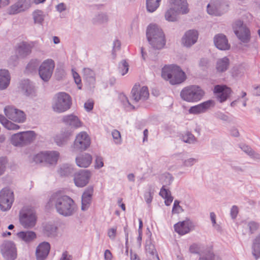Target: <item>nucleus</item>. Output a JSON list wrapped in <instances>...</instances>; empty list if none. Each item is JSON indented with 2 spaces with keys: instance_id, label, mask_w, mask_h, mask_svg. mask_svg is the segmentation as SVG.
<instances>
[{
  "instance_id": "obj_1",
  "label": "nucleus",
  "mask_w": 260,
  "mask_h": 260,
  "mask_svg": "<svg viewBox=\"0 0 260 260\" xmlns=\"http://www.w3.org/2000/svg\"><path fill=\"white\" fill-rule=\"evenodd\" d=\"M49 203L54 206L58 214L64 217L72 216L76 211V206L73 200L61 191L53 193Z\"/></svg>"
},
{
  "instance_id": "obj_2",
  "label": "nucleus",
  "mask_w": 260,
  "mask_h": 260,
  "mask_svg": "<svg viewBox=\"0 0 260 260\" xmlns=\"http://www.w3.org/2000/svg\"><path fill=\"white\" fill-rule=\"evenodd\" d=\"M147 40L155 50L162 49L166 44L165 34L161 28L155 24H150L146 30Z\"/></svg>"
},
{
  "instance_id": "obj_3",
  "label": "nucleus",
  "mask_w": 260,
  "mask_h": 260,
  "mask_svg": "<svg viewBox=\"0 0 260 260\" xmlns=\"http://www.w3.org/2000/svg\"><path fill=\"white\" fill-rule=\"evenodd\" d=\"M161 76L164 79L169 80L172 85L181 84L186 79L184 72L180 67L174 64L165 66L162 69Z\"/></svg>"
},
{
  "instance_id": "obj_4",
  "label": "nucleus",
  "mask_w": 260,
  "mask_h": 260,
  "mask_svg": "<svg viewBox=\"0 0 260 260\" xmlns=\"http://www.w3.org/2000/svg\"><path fill=\"white\" fill-rule=\"evenodd\" d=\"M204 95V91L196 85L186 87L180 92L181 99L188 102H198L202 99Z\"/></svg>"
},
{
  "instance_id": "obj_5",
  "label": "nucleus",
  "mask_w": 260,
  "mask_h": 260,
  "mask_svg": "<svg viewBox=\"0 0 260 260\" xmlns=\"http://www.w3.org/2000/svg\"><path fill=\"white\" fill-rule=\"evenodd\" d=\"M71 103V99L68 94L59 92L54 98L52 108L56 112H63L70 108Z\"/></svg>"
},
{
  "instance_id": "obj_6",
  "label": "nucleus",
  "mask_w": 260,
  "mask_h": 260,
  "mask_svg": "<svg viewBox=\"0 0 260 260\" xmlns=\"http://www.w3.org/2000/svg\"><path fill=\"white\" fill-rule=\"evenodd\" d=\"M36 138L34 131L19 132L11 137V143L16 147H23L31 143Z\"/></svg>"
},
{
  "instance_id": "obj_7",
  "label": "nucleus",
  "mask_w": 260,
  "mask_h": 260,
  "mask_svg": "<svg viewBox=\"0 0 260 260\" xmlns=\"http://www.w3.org/2000/svg\"><path fill=\"white\" fill-rule=\"evenodd\" d=\"M234 33L242 43H248L250 40L251 35L249 28L243 21L236 20L232 24Z\"/></svg>"
},
{
  "instance_id": "obj_8",
  "label": "nucleus",
  "mask_w": 260,
  "mask_h": 260,
  "mask_svg": "<svg viewBox=\"0 0 260 260\" xmlns=\"http://www.w3.org/2000/svg\"><path fill=\"white\" fill-rule=\"evenodd\" d=\"M20 224L25 228L34 227L37 221L36 213L33 209L28 207H24L19 212Z\"/></svg>"
},
{
  "instance_id": "obj_9",
  "label": "nucleus",
  "mask_w": 260,
  "mask_h": 260,
  "mask_svg": "<svg viewBox=\"0 0 260 260\" xmlns=\"http://www.w3.org/2000/svg\"><path fill=\"white\" fill-rule=\"evenodd\" d=\"M13 192L8 188H3L0 191V209L3 211L9 210L14 202Z\"/></svg>"
},
{
  "instance_id": "obj_10",
  "label": "nucleus",
  "mask_w": 260,
  "mask_h": 260,
  "mask_svg": "<svg viewBox=\"0 0 260 260\" xmlns=\"http://www.w3.org/2000/svg\"><path fill=\"white\" fill-rule=\"evenodd\" d=\"M90 145V139L86 132H82L78 134L72 146V151L85 150Z\"/></svg>"
},
{
  "instance_id": "obj_11",
  "label": "nucleus",
  "mask_w": 260,
  "mask_h": 260,
  "mask_svg": "<svg viewBox=\"0 0 260 260\" xmlns=\"http://www.w3.org/2000/svg\"><path fill=\"white\" fill-rule=\"evenodd\" d=\"M1 252L6 260H15L17 258L16 245L12 241H4L1 246Z\"/></svg>"
},
{
  "instance_id": "obj_12",
  "label": "nucleus",
  "mask_w": 260,
  "mask_h": 260,
  "mask_svg": "<svg viewBox=\"0 0 260 260\" xmlns=\"http://www.w3.org/2000/svg\"><path fill=\"white\" fill-rule=\"evenodd\" d=\"M6 116L10 119L18 123H23L26 119V116L23 111L17 109L13 106H7L4 108Z\"/></svg>"
},
{
  "instance_id": "obj_13",
  "label": "nucleus",
  "mask_w": 260,
  "mask_h": 260,
  "mask_svg": "<svg viewBox=\"0 0 260 260\" xmlns=\"http://www.w3.org/2000/svg\"><path fill=\"white\" fill-rule=\"evenodd\" d=\"M54 67V62L51 59L45 60L41 64L39 67V74L43 81L46 82L50 79Z\"/></svg>"
},
{
  "instance_id": "obj_14",
  "label": "nucleus",
  "mask_w": 260,
  "mask_h": 260,
  "mask_svg": "<svg viewBox=\"0 0 260 260\" xmlns=\"http://www.w3.org/2000/svg\"><path fill=\"white\" fill-rule=\"evenodd\" d=\"M132 99L135 103L144 102L146 100L149 95L147 87L135 85L131 91Z\"/></svg>"
},
{
  "instance_id": "obj_15",
  "label": "nucleus",
  "mask_w": 260,
  "mask_h": 260,
  "mask_svg": "<svg viewBox=\"0 0 260 260\" xmlns=\"http://www.w3.org/2000/svg\"><path fill=\"white\" fill-rule=\"evenodd\" d=\"M226 6L224 3L216 0L208 5L207 11L210 15L221 16L225 13Z\"/></svg>"
},
{
  "instance_id": "obj_16",
  "label": "nucleus",
  "mask_w": 260,
  "mask_h": 260,
  "mask_svg": "<svg viewBox=\"0 0 260 260\" xmlns=\"http://www.w3.org/2000/svg\"><path fill=\"white\" fill-rule=\"evenodd\" d=\"M91 176L90 172L86 170H82L74 174V181L79 187L86 186L89 182Z\"/></svg>"
},
{
  "instance_id": "obj_17",
  "label": "nucleus",
  "mask_w": 260,
  "mask_h": 260,
  "mask_svg": "<svg viewBox=\"0 0 260 260\" xmlns=\"http://www.w3.org/2000/svg\"><path fill=\"white\" fill-rule=\"evenodd\" d=\"M31 5V0H18L8 9V13L11 15L16 14L28 9Z\"/></svg>"
},
{
  "instance_id": "obj_18",
  "label": "nucleus",
  "mask_w": 260,
  "mask_h": 260,
  "mask_svg": "<svg viewBox=\"0 0 260 260\" xmlns=\"http://www.w3.org/2000/svg\"><path fill=\"white\" fill-rule=\"evenodd\" d=\"M20 87L23 94L27 96L34 98L37 96V89L34 84L28 79L21 81Z\"/></svg>"
},
{
  "instance_id": "obj_19",
  "label": "nucleus",
  "mask_w": 260,
  "mask_h": 260,
  "mask_svg": "<svg viewBox=\"0 0 260 260\" xmlns=\"http://www.w3.org/2000/svg\"><path fill=\"white\" fill-rule=\"evenodd\" d=\"M231 92V89L226 85H217L214 88V92L220 103L225 102L230 96Z\"/></svg>"
},
{
  "instance_id": "obj_20",
  "label": "nucleus",
  "mask_w": 260,
  "mask_h": 260,
  "mask_svg": "<svg viewBox=\"0 0 260 260\" xmlns=\"http://www.w3.org/2000/svg\"><path fill=\"white\" fill-rule=\"evenodd\" d=\"M198 32L194 29L187 31L182 38V43L184 46L189 47L194 44L198 38Z\"/></svg>"
},
{
  "instance_id": "obj_21",
  "label": "nucleus",
  "mask_w": 260,
  "mask_h": 260,
  "mask_svg": "<svg viewBox=\"0 0 260 260\" xmlns=\"http://www.w3.org/2000/svg\"><path fill=\"white\" fill-rule=\"evenodd\" d=\"M193 228V223L189 219L179 222L174 225L175 232L181 235L189 233Z\"/></svg>"
},
{
  "instance_id": "obj_22",
  "label": "nucleus",
  "mask_w": 260,
  "mask_h": 260,
  "mask_svg": "<svg viewBox=\"0 0 260 260\" xmlns=\"http://www.w3.org/2000/svg\"><path fill=\"white\" fill-rule=\"evenodd\" d=\"M50 245L47 242L40 243L37 247L36 255L37 260H45L50 251Z\"/></svg>"
},
{
  "instance_id": "obj_23",
  "label": "nucleus",
  "mask_w": 260,
  "mask_h": 260,
  "mask_svg": "<svg viewBox=\"0 0 260 260\" xmlns=\"http://www.w3.org/2000/svg\"><path fill=\"white\" fill-rule=\"evenodd\" d=\"M214 101L208 100L198 105L191 107L188 110L190 114H199L205 112L210 107L214 106Z\"/></svg>"
},
{
  "instance_id": "obj_24",
  "label": "nucleus",
  "mask_w": 260,
  "mask_h": 260,
  "mask_svg": "<svg viewBox=\"0 0 260 260\" xmlns=\"http://www.w3.org/2000/svg\"><path fill=\"white\" fill-rule=\"evenodd\" d=\"M93 192V188L92 186L87 187L84 191L82 196V210L86 211L89 207L91 203Z\"/></svg>"
},
{
  "instance_id": "obj_25",
  "label": "nucleus",
  "mask_w": 260,
  "mask_h": 260,
  "mask_svg": "<svg viewBox=\"0 0 260 260\" xmlns=\"http://www.w3.org/2000/svg\"><path fill=\"white\" fill-rule=\"evenodd\" d=\"M214 43L216 47L221 50H228L230 48V45L228 43L226 37L222 34H219L215 36Z\"/></svg>"
},
{
  "instance_id": "obj_26",
  "label": "nucleus",
  "mask_w": 260,
  "mask_h": 260,
  "mask_svg": "<svg viewBox=\"0 0 260 260\" xmlns=\"http://www.w3.org/2000/svg\"><path fill=\"white\" fill-rule=\"evenodd\" d=\"M83 77L86 81L90 89H92L94 87L95 84L94 72L90 68H84L83 70Z\"/></svg>"
},
{
  "instance_id": "obj_27",
  "label": "nucleus",
  "mask_w": 260,
  "mask_h": 260,
  "mask_svg": "<svg viewBox=\"0 0 260 260\" xmlns=\"http://www.w3.org/2000/svg\"><path fill=\"white\" fill-rule=\"evenodd\" d=\"M171 6L181 14L188 13L189 9L186 0H170Z\"/></svg>"
},
{
  "instance_id": "obj_28",
  "label": "nucleus",
  "mask_w": 260,
  "mask_h": 260,
  "mask_svg": "<svg viewBox=\"0 0 260 260\" xmlns=\"http://www.w3.org/2000/svg\"><path fill=\"white\" fill-rule=\"evenodd\" d=\"M72 135V132L69 129L62 131L55 137V142L58 146H63L67 143Z\"/></svg>"
},
{
  "instance_id": "obj_29",
  "label": "nucleus",
  "mask_w": 260,
  "mask_h": 260,
  "mask_svg": "<svg viewBox=\"0 0 260 260\" xmlns=\"http://www.w3.org/2000/svg\"><path fill=\"white\" fill-rule=\"evenodd\" d=\"M32 48L31 44L23 42L18 45L17 53L19 56L24 57L30 54Z\"/></svg>"
},
{
  "instance_id": "obj_30",
  "label": "nucleus",
  "mask_w": 260,
  "mask_h": 260,
  "mask_svg": "<svg viewBox=\"0 0 260 260\" xmlns=\"http://www.w3.org/2000/svg\"><path fill=\"white\" fill-rule=\"evenodd\" d=\"M18 238L26 243H29L37 238L35 232L30 231H21L16 234Z\"/></svg>"
},
{
  "instance_id": "obj_31",
  "label": "nucleus",
  "mask_w": 260,
  "mask_h": 260,
  "mask_svg": "<svg viewBox=\"0 0 260 260\" xmlns=\"http://www.w3.org/2000/svg\"><path fill=\"white\" fill-rule=\"evenodd\" d=\"M57 227L54 224L47 223L43 226V234L45 236L54 238L57 234Z\"/></svg>"
},
{
  "instance_id": "obj_32",
  "label": "nucleus",
  "mask_w": 260,
  "mask_h": 260,
  "mask_svg": "<svg viewBox=\"0 0 260 260\" xmlns=\"http://www.w3.org/2000/svg\"><path fill=\"white\" fill-rule=\"evenodd\" d=\"M10 79V75L8 70H0V90H4L8 87Z\"/></svg>"
},
{
  "instance_id": "obj_33",
  "label": "nucleus",
  "mask_w": 260,
  "mask_h": 260,
  "mask_svg": "<svg viewBox=\"0 0 260 260\" xmlns=\"http://www.w3.org/2000/svg\"><path fill=\"white\" fill-rule=\"evenodd\" d=\"M92 161V156L88 153H84L76 158L77 165L82 168L88 167Z\"/></svg>"
},
{
  "instance_id": "obj_34",
  "label": "nucleus",
  "mask_w": 260,
  "mask_h": 260,
  "mask_svg": "<svg viewBox=\"0 0 260 260\" xmlns=\"http://www.w3.org/2000/svg\"><path fill=\"white\" fill-rule=\"evenodd\" d=\"M63 121L67 124L74 128L81 126V122L77 116L74 115H68L63 117Z\"/></svg>"
},
{
  "instance_id": "obj_35",
  "label": "nucleus",
  "mask_w": 260,
  "mask_h": 260,
  "mask_svg": "<svg viewBox=\"0 0 260 260\" xmlns=\"http://www.w3.org/2000/svg\"><path fill=\"white\" fill-rule=\"evenodd\" d=\"M230 60L226 57L218 59L216 62V69L217 71L222 73L226 71L229 66Z\"/></svg>"
},
{
  "instance_id": "obj_36",
  "label": "nucleus",
  "mask_w": 260,
  "mask_h": 260,
  "mask_svg": "<svg viewBox=\"0 0 260 260\" xmlns=\"http://www.w3.org/2000/svg\"><path fill=\"white\" fill-rule=\"evenodd\" d=\"M252 253L256 259L260 257V233L253 240Z\"/></svg>"
},
{
  "instance_id": "obj_37",
  "label": "nucleus",
  "mask_w": 260,
  "mask_h": 260,
  "mask_svg": "<svg viewBox=\"0 0 260 260\" xmlns=\"http://www.w3.org/2000/svg\"><path fill=\"white\" fill-rule=\"evenodd\" d=\"M108 16L106 13H99L94 15L92 19V22L95 25H101L108 21Z\"/></svg>"
},
{
  "instance_id": "obj_38",
  "label": "nucleus",
  "mask_w": 260,
  "mask_h": 260,
  "mask_svg": "<svg viewBox=\"0 0 260 260\" xmlns=\"http://www.w3.org/2000/svg\"><path fill=\"white\" fill-rule=\"evenodd\" d=\"M45 162L50 165H54L57 162L59 153L57 151H46Z\"/></svg>"
},
{
  "instance_id": "obj_39",
  "label": "nucleus",
  "mask_w": 260,
  "mask_h": 260,
  "mask_svg": "<svg viewBox=\"0 0 260 260\" xmlns=\"http://www.w3.org/2000/svg\"><path fill=\"white\" fill-rule=\"evenodd\" d=\"M199 260H220V259L215 256L211 250L206 249L200 254Z\"/></svg>"
},
{
  "instance_id": "obj_40",
  "label": "nucleus",
  "mask_w": 260,
  "mask_h": 260,
  "mask_svg": "<svg viewBox=\"0 0 260 260\" xmlns=\"http://www.w3.org/2000/svg\"><path fill=\"white\" fill-rule=\"evenodd\" d=\"M179 14H181L177 12V10L171 6V7L166 12L165 18L169 21H176L177 20V16Z\"/></svg>"
},
{
  "instance_id": "obj_41",
  "label": "nucleus",
  "mask_w": 260,
  "mask_h": 260,
  "mask_svg": "<svg viewBox=\"0 0 260 260\" xmlns=\"http://www.w3.org/2000/svg\"><path fill=\"white\" fill-rule=\"evenodd\" d=\"M159 195L165 199V203L167 206L170 205L173 200V197L171 196V192L166 188H161Z\"/></svg>"
},
{
  "instance_id": "obj_42",
  "label": "nucleus",
  "mask_w": 260,
  "mask_h": 260,
  "mask_svg": "<svg viewBox=\"0 0 260 260\" xmlns=\"http://www.w3.org/2000/svg\"><path fill=\"white\" fill-rule=\"evenodd\" d=\"M58 172L61 176H68L74 173V168L71 165L63 164L60 167Z\"/></svg>"
},
{
  "instance_id": "obj_43",
  "label": "nucleus",
  "mask_w": 260,
  "mask_h": 260,
  "mask_svg": "<svg viewBox=\"0 0 260 260\" xmlns=\"http://www.w3.org/2000/svg\"><path fill=\"white\" fill-rule=\"evenodd\" d=\"M161 0H146L147 10L149 12H154L159 6Z\"/></svg>"
},
{
  "instance_id": "obj_44",
  "label": "nucleus",
  "mask_w": 260,
  "mask_h": 260,
  "mask_svg": "<svg viewBox=\"0 0 260 260\" xmlns=\"http://www.w3.org/2000/svg\"><path fill=\"white\" fill-rule=\"evenodd\" d=\"M33 19L35 23L41 24L44 20L45 15L42 11L37 10L32 13Z\"/></svg>"
},
{
  "instance_id": "obj_45",
  "label": "nucleus",
  "mask_w": 260,
  "mask_h": 260,
  "mask_svg": "<svg viewBox=\"0 0 260 260\" xmlns=\"http://www.w3.org/2000/svg\"><path fill=\"white\" fill-rule=\"evenodd\" d=\"M173 178L169 173H165L162 174L160 178V182L162 184L161 188H165L166 186L170 185L172 181Z\"/></svg>"
},
{
  "instance_id": "obj_46",
  "label": "nucleus",
  "mask_w": 260,
  "mask_h": 260,
  "mask_svg": "<svg viewBox=\"0 0 260 260\" xmlns=\"http://www.w3.org/2000/svg\"><path fill=\"white\" fill-rule=\"evenodd\" d=\"M206 249H204V246L200 244L193 243L191 245L189 248L190 253L193 254H198L200 255Z\"/></svg>"
},
{
  "instance_id": "obj_47",
  "label": "nucleus",
  "mask_w": 260,
  "mask_h": 260,
  "mask_svg": "<svg viewBox=\"0 0 260 260\" xmlns=\"http://www.w3.org/2000/svg\"><path fill=\"white\" fill-rule=\"evenodd\" d=\"M40 64V61L38 59H32L27 64L26 70L29 72H32L37 70Z\"/></svg>"
},
{
  "instance_id": "obj_48",
  "label": "nucleus",
  "mask_w": 260,
  "mask_h": 260,
  "mask_svg": "<svg viewBox=\"0 0 260 260\" xmlns=\"http://www.w3.org/2000/svg\"><path fill=\"white\" fill-rule=\"evenodd\" d=\"M128 63L125 60H122L119 64V71L122 76L126 74L128 71Z\"/></svg>"
},
{
  "instance_id": "obj_49",
  "label": "nucleus",
  "mask_w": 260,
  "mask_h": 260,
  "mask_svg": "<svg viewBox=\"0 0 260 260\" xmlns=\"http://www.w3.org/2000/svg\"><path fill=\"white\" fill-rule=\"evenodd\" d=\"M247 226L250 234H254L259 228V223L255 221H250L248 222Z\"/></svg>"
},
{
  "instance_id": "obj_50",
  "label": "nucleus",
  "mask_w": 260,
  "mask_h": 260,
  "mask_svg": "<svg viewBox=\"0 0 260 260\" xmlns=\"http://www.w3.org/2000/svg\"><path fill=\"white\" fill-rule=\"evenodd\" d=\"M145 250L147 253H149L151 255H154L156 253V250L154 245L152 244L150 241L147 242L145 246Z\"/></svg>"
},
{
  "instance_id": "obj_51",
  "label": "nucleus",
  "mask_w": 260,
  "mask_h": 260,
  "mask_svg": "<svg viewBox=\"0 0 260 260\" xmlns=\"http://www.w3.org/2000/svg\"><path fill=\"white\" fill-rule=\"evenodd\" d=\"M46 152H41L36 154L34 157V160L36 163L45 162Z\"/></svg>"
},
{
  "instance_id": "obj_52",
  "label": "nucleus",
  "mask_w": 260,
  "mask_h": 260,
  "mask_svg": "<svg viewBox=\"0 0 260 260\" xmlns=\"http://www.w3.org/2000/svg\"><path fill=\"white\" fill-rule=\"evenodd\" d=\"M183 141L188 143H193L196 141V138L190 133L187 132L183 137Z\"/></svg>"
},
{
  "instance_id": "obj_53",
  "label": "nucleus",
  "mask_w": 260,
  "mask_h": 260,
  "mask_svg": "<svg viewBox=\"0 0 260 260\" xmlns=\"http://www.w3.org/2000/svg\"><path fill=\"white\" fill-rule=\"evenodd\" d=\"M3 126L9 130H17L20 128V126L18 125L15 124L8 120H7Z\"/></svg>"
},
{
  "instance_id": "obj_54",
  "label": "nucleus",
  "mask_w": 260,
  "mask_h": 260,
  "mask_svg": "<svg viewBox=\"0 0 260 260\" xmlns=\"http://www.w3.org/2000/svg\"><path fill=\"white\" fill-rule=\"evenodd\" d=\"M7 159L6 157H2L0 158V176L4 174L6 169Z\"/></svg>"
},
{
  "instance_id": "obj_55",
  "label": "nucleus",
  "mask_w": 260,
  "mask_h": 260,
  "mask_svg": "<svg viewBox=\"0 0 260 260\" xmlns=\"http://www.w3.org/2000/svg\"><path fill=\"white\" fill-rule=\"evenodd\" d=\"M180 202L178 200H175L172 209V212L173 213H180L183 211L182 207L179 205Z\"/></svg>"
},
{
  "instance_id": "obj_56",
  "label": "nucleus",
  "mask_w": 260,
  "mask_h": 260,
  "mask_svg": "<svg viewBox=\"0 0 260 260\" xmlns=\"http://www.w3.org/2000/svg\"><path fill=\"white\" fill-rule=\"evenodd\" d=\"M198 161V159L194 158H190L187 159H185L183 161V165L185 167H191L194 164H195Z\"/></svg>"
},
{
  "instance_id": "obj_57",
  "label": "nucleus",
  "mask_w": 260,
  "mask_h": 260,
  "mask_svg": "<svg viewBox=\"0 0 260 260\" xmlns=\"http://www.w3.org/2000/svg\"><path fill=\"white\" fill-rule=\"evenodd\" d=\"M144 198L146 202L149 204L151 203L153 199V192H151V189H149V190L145 192L144 194Z\"/></svg>"
},
{
  "instance_id": "obj_58",
  "label": "nucleus",
  "mask_w": 260,
  "mask_h": 260,
  "mask_svg": "<svg viewBox=\"0 0 260 260\" xmlns=\"http://www.w3.org/2000/svg\"><path fill=\"white\" fill-rule=\"evenodd\" d=\"M209 60L207 58H202L199 62V66L203 69H206L208 67Z\"/></svg>"
},
{
  "instance_id": "obj_59",
  "label": "nucleus",
  "mask_w": 260,
  "mask_h": 260,
  "mask_svg": "<svg viewBox=\"0 0 260 260\" xmlns=\"http://www.w3.org/2000/svg\"><path fill=\"white\" fill-rule=\"evenodd\" d=\"M121 99L123 102V105L125 107V108H129V109H134L135 107L131 105V104L129 103V101L128 100L127 97H126L125 95H123L121 97Z\"/></svg>"
},
{
  "instance_id": "obj_60",
  "label": "nucleus",
  "mask_w": 260,
  "mask_h": 260,
  "mask_svg": "<svg viewBox=\"0 0 260 260\" xmlns=\"http://www.w3.org/2000/svg\"><path fill=\"white\" fill-rule=\"evenodd\" d=\"M215 117L222 121H229V117L228 115L221 112H217L215 114Z\"/></svg>"
},
{
  "instance_id": "obj_61",
  "label": "nucleus",
  "mask_w": 260,
  "mask_h": 260,
  "mask_svg": "<svg viewBox=\"0 0 260 260\" xmlns=\"http://www.w3.org/2000/svg\"><path fill=\"white\" fill-rule=\"evenodd\" d=\"M94 105V103L92 100H89L84 104V108L85 110L89 112L92 110Z\"/></svg>"
},
{
  "instance_id": "obj_62",
  "label": "nucleus",
  "mask_w": 260,
  "mask_h": 260,
  "mask_svg": "<svg viewBox=\"0 0 260 260\" xmlns=\"http://www.w3.org/2000/svg\"><path fill=\"white\" fill-rule=\"evenodd\" d=\"M116 228H112L109 229L108 231V235L111 240H114L116 234Z\"/></svg>"
},
{
  "instance_id": "obj_63",
  "label": "nucleus",
  "mask_w": 260,
  "mask_h": 260,
  "mask_svg": "<svg viewBox=\"0 0 260 260\" xmlns=\"http://www.w3.org/2000/svg\"><path fill=\"white\" fill-rule=\"evenodd\" d=\"M72 72L73 77L74 78V79L75 80V83L77 85H79L81 83V79L80 76L73 69L72 70Z\"/></svg>"
},
{
  "instance_id": "obj_64",
  "label": "nucleus",
  "mask_w": 260,
  "mask_h": 260,
  "mask_svg": "<svg viewBox=\"0 0 260 260\" xmlns=\"http://www.w3.org/2000/svg\"><path fill=\"white\" fill-rule=\"evenodd\" d=\"M113 45V54H114L116 51L120 50L121 43L119 40H116L114 41Z\"/></svg>"
}]
</instances>
